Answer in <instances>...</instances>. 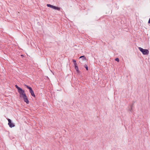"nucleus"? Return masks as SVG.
Instances as JSON below:
<instances>
[{
	"label": "nucleus",
	"mask_w": 150,
	"mask_h": 150,
	"mask_svg": "<svg viewBox=\"0 0 150 150\" xmlns=\"http://www.w3.org/2000/svg\"><path fill=\"white\" fill-rule=\"evenodd\" d=\"M15 87L18 89V92L20 95V96L22 97H24L26 95L24 91L23 90L22 88L18 87V86L16 85Z\"/></svg>",
	"instance_id": "1"
},
{
	"label": "nucleus",
	"mask_w": 150,
	"mask_h": 150,
	"mask_svg": "<svg viewBox=\"0 0 150 150\" xmlns=\"http://www.w3.org/2000/svg\"><path fill=\"white\" fill-rule=\"evenodd\" d=\"M25 86L29 90V91L31 93V96L34 97H35V96L34 93V92L33 91L32 88L31 87L28 86L27 85H25Z\"/></svg>",
	"instance_id": "4"
},
{
	"label": "nucleus",
	"mask_w": 150,
	"mask_h": 150,
	"mask_svg": "<svg viewBox=\"0 0 150 150\" xmlns=\"http://www.w3.org/2000/svg\"><path fill=\"white\" fill-rule=\"evenodd\" d=\"M139 50L142 52V54L144 55H147L149 53V51L147 49H144L141 47L138 48Z\"/></svg>",
	"instance_id": "2"
},
{
	"label": "nucleus",
	"mask_w": 150,
	"mask_h": 150,
	"mask_svg": "<svg viewBox=\"0 0 150 150\" xmlns=\"http://www.w3.org/2000/svg\"><path fill=\"white\" fill-rule=\"evenodd\" d=\"M148 23H150V18L149 20V21H148Z\"/></svg>",
	"instance_id": "12"
},
{
	"label": "nucleus",
	"mask_w": 150,
	"mask_h": 150,
	"mask_svg": "<svg viewBox=\"0 0 150 150\" xmlns=\"http://www.w3.org/2000/svg\"><path fill=\"white\" fill-rule=\"evenodd\" d=\"M115 60L117 62H119V59L118 58H116L115 59Z\"/></svg>",
	"instance_id": "11"
},
{
	"label": "nucleus",
	"mask_w": 150,
	"mask_h": 150,
	"mask_svg": "<svg viewBox=\"0 0 150 150\" xmlns=\"http://www.w3.org/2000/svg\"><path fill=\"white\" fill-rule=\"evenodd\" d=\"M84 67L86 68V69L87 70H88V67L87 65L86 64H85L84 65Z\"/></svg>",
	"instance_id": "9"
},
{
	"label": "nucleus",
	"mask_w": 150,
	"mask_h": 150,
	"mask_svg": "<svg viewBox=\"0 0 150 150\" xmlns=\"http://www.w3.org/2000/svg\"><path fill=\"white\" fill-rule=\"evenodd\" d=\"M8 124L9 125L10 127L12 128L15 126L14 124L11 122V120L10 119H8Z\"/></svg>",
	"instance_id": "5"
},
{
	"label": "nucleus",
	"mask_w": 150,
	"mask_h": 150,
	"mask_svg": "<svg viewBox=\"0 0 150 150\" xmlns=\"http://www.w3.org/2000/svg\"><path fill=\"white\" fill-rule=\"evenodd\" d=\"M23 98L24 101L26 102L27 104H28L29 101L27 98V96L26 95L22 97Z\"/></svg>",
	"instance_id": "6"
},
{
	"label": "nucleus",
	"mask_w": 150,
	"mask_h": 150,
	"mask_svg": "<svg viewBox=\"0 0 150 150\" xmlns=\"http://www.w3.org/2000/svg\"><path fill=\"white\" fill-rule=\"evenodd\" d=\"M47 6L52 8L54 9L57 10L59 11L60 10V8L57 7H56L50 4H47Z\"/></svg>",
	"instance_id": "3"
},
{
	"label": "nucleus",
	"mask_w": 150,
	"mask_h": 150,
	"mask_svg": "<svg viewBox=\"0 0 150 150\" xmlns=\"http://www.w3.org/2000/svg\"><path fill=\"white\" fill-rule=\"evenodd\" d=\"M75 68L76 70V71L77 72H78L79 71V68L77 66V64H76V65H74Z\"/></svg>",
	"instance_id": "7"
},
{
	"label": "nucleus",
	"mask_w": 150,
	"mask_h": 150,
	"mask_svg": "<svg viewBox=\"0 0 150 150\" xmlns=\"http://www.w3.org/2000/svg\"><path fill=\"white\" fill-rule=\"evenodd\" d=\"M82 58L83 60H85L86 58L84 56H82L80 57V58Z\"/></svg>",
	"instance_id": "8"
},
{
	"label": "nucleus",
	"mask_w": 150,
	"mask_h": 150,
	"mask_svg": "<svg viewBox=\"0 0 150 150\" xmlns=\"http://www.w3.org/2000/svg\"><path fill=\"white\" fill-rule=\"evenodd\" d=\"M73 61L74 63V65H76V64H77L76 62V61L75 60L73 59Z\"/></svg>",
	"instance_id": "10"
}]
</instances>
